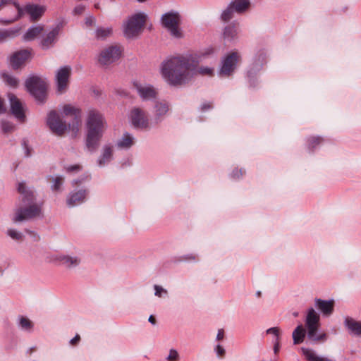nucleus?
Masks as SVG:
<instances>
[{"label": "nucleus", "mask_w": 361, "mask_h": 361, "mask_svg": "<svg viewBox=\"0 0 361 361\" xmlns=\"http://www.w3.org/2000/svg\"><path fill=\"white\" fill-rule=\"evenodd\" d=\"M204 53L195 56H171L163 61L161 73L164 80L171 85L176 86L187 82L195 74L212 76L214 68L200 67L197 64L204 56Z\"/></svg>", "instance_id": "f257e3e1"}, {"label": "nucleus", "mask_w": 361, "mask_h": 361, "mask_svg": "<svg viewBox=\"0 0 361 361\" xmlns=\"http://www.w3.org/2000/svg\"><path fill=\"white\" fill-rule=\"evenodd\" d=\"M17 190L20 195L23 204L16 209L12 221L18 223L42 217L43 203L35 202L33 190L28 188L24 181L18 183Z\"/></svg>", "instance_id": "f03ea898"}, {"label": "nucleus", "mask_w": 361, "mask_h": 361, "mask_svg": "<svg viewBox=\"0 0 361 361\" xmlns=\"http://www.w3.org/2000/svg\"><path fill=\"white\" fill-rule=\"evenodd\" d=\"M85 145L90 152L95 151L99 145L105 130L107 128L104 116L97 110L91 109L87 113L85 122Z\"/></svg>", "instance_id": "7ed1b4c3"}, {"label": "nucleus", "mask_w": 361, "mask_h": 361, "mask_svg": "<svg viewBox=\"0 0 361 361\" xmlns=\"http://www.w3.org/2000/svg\"><path fill=\"white\" fill-rule=\"evenodd\" d=\"M13 4L12 11L13 15L8 18H0V24L7 25L18 20L24 13L29 15L32 21H37L41 18L47 11V6L44 5L29 4L24 8L20 7V4L13 1L9 4ZM8 6V4L7 5Z\"/></svg>", "instance_id": "20e7f679"}, {"label": "nucleus", "mask_w": 361, "mask_h": 361, "mask_svg": "<svg viewBox=\"0 0 361 361\" xmlns=\"http://www.w3.org/2000/svg\"><path fill=\"white\" fill-rule=\"evenodd\" d=\"M305 326L307 330V337L310 340L314 342L326 341V334L324 332H319L320 328V316L313 307H310L307 310Z\"/></svg>", "instance_id": "39448f33"}, {"label": "nucleus", "mask_w": 361, "mask_h": 361, "mask_svg": "<svg viewBox=\"0 0 361 361\" xmlns=\"http://www.w3.org/2000/svg\"><path fill=\"white\" fill-rule=\"evenodd\" d=\"M146 19L147 15L141 12L129 17L123 25L125 37L134 38L138 36L143 29Z\"/></svg>", "instance_id": "423d86ee"}, {"label": "nucleus", "mask_w": 361, "mask_h": 361, "mask_svg": "<svg viewBox=\"0 0 361 361\" xmlns=\"http://www.w3.org/2000/svg\"><path fill=\"white\" fill-rule=\"evenodd\" d=\"M27 91L39 102L46 98L47 83L45 80L38 76H31L25 82Z\"/></svg>", "instance_id": "0eeeda50"}, {"label": "nucleus", "mask_w": 361, "mask_h": 361, "mask_svg": "<svg viewBox=\"0 0 361 361\" xmlns=\"http://www.w3.org/2000/svg\"><path fill=\"white\" fill-rule=\"evenodd\" d=\"M162 25L168 30L171 35L176 38L182 37L179 29L180 17L178 12L171 11L164 13L161 18Z\"/></svg>", "instance_id": "6e6552de"}, {"label": "nucleus", "mask_w": 361, "mask_h": 361, "mask_svg": "<svg viewBox=\"0 0 361 361\" xmlns=\"http://www.w3.org/2000/svg\"><path fill=\"white\" fill-rule=\"evenodd\" d=\"M122 53V49L118 46H109L104 49L98 56V62L101 66H109L117 61Z\"/></svg>", "instance_id": "1a4fd4ad"}, {"label": "nucleus", "mask_w": 361, "mask_h": 361, "mask_svg": "<svg viewBox=\"0 0 361 361\" xmlns=\"http://www.w3.org/2000/svg\"><path fill=\"white\" fill-rule=\"evenodd\" d=\"M240 59V56L239 53L236 51H233L226 56L222 60L219 74L223 76L231 75L236 68L237 63Z\"/></svg>", "instance_id": "9d476101"}, {"label": "nucleus", "mask_w": 361, "mask_h": 361, "mask_svg": "<svg viewBox=\"0 0 361 361\" xmlns=\"http://www.w3.org/2000/svg\"><path fill=\"white\" fill-rule=\"evenodd\" d=\"M47 123L50 130L55 135L61 136L67 129L66 123L63 122L55 111L49 113Z\"/></svg>", "instance_id": "9b49d317"}, {"label": "nucleus", "mask_w": 361, "mask_h": 361, "mask_svg": "<svg viewBox=\"0 0 361 361\" xmlns=\"http://www.w3.org/2000/svg\"><path fill=\"white\" fill-rule=\"evenodd\" d=\"M71 68L68 66L60 68L56 74V91L59 94L64 93L68 87Z\"/></svg>", "instance_id": "f8f14e48"}, {"label": "nucleus", "mask_w": 361, "mask_h": 361, "mask_svg": "<svg viewBox=\"0 0 361 361\" xmlns=\"http://www.w3.org/2000/svg\"><path fill=\"white\" fill-rule=\"evenodd\" d=\"M62 114L66 116H73V122L72 125V131L75 134L79 130V126L81 123L82 110L79 107L71 104H65L62 109Z\"/></svg>", "instance_id": "ddd939ff"}, {"label": "nucleus", "mask_w": 361, "mask_h": 361, "mask_svg": "<svg viewBox=\"0 0 361 361\" xmlns=\"http://www.w3.org/2000/svg\"><path fill=\"white\" fill-rule=\"evenodd\" d=\"M130 118L135 128L144 129L149 126V120L146 112L139 107H135L131 110Z\"/></svg>", "instance_id": "4468645a"}, {"label": "nucleus", "mask_w": 361, "mask_h": 361, "mask_svg": "<svg viewBox=\"0 0 361 361\" xmlns=\"http://www.w3.org/2000/svg\"><path fill=\"white\" fill-rule=\"evenodd\" d=\"M133 86L142 100H150L157 97V91L151 85L134 82Z\"/></svg>", "instance_id": "2eb2a0df"}, {"label": "nucleus", "mask_w": 361, "mask_h": 361, "mask_svg": "<svg viewBox=\"0 0 361 361\" xmlns=\"http://www.w3.org/2000/svg\"><path fill=\"white\" fill-rule=\"evenodd\" d=\"M11 111L12 114L20 121H24L25 116L21 102L13 94H8Z\"/></svg>", "instance_id": "dca6fc26"}, {"label": "nucleus", "mask_w": 361, "mask_h": 361, "mask_svg": "<svg viewBox=\"0 0 361 361\" xmlns=\"http://www.w3.org/2000/svg\"><path fill=\"white\" fill-rule=\"evenodd\" d=\"M60 29L61 25L59 24L43 37L41 41V45L43 49H47L53 46L57 39Z\"/></svg>", "instance_id": "f3484780"}, {"label": "nucleus", "mask_w": 361, "mask_h": 361, "mask_svg": "<svg viewBox=\"0 0 361 361\" xmlns=\"http://www.w3.org/2000/svg\"><path fill=\"white\" fill-rule=\"evenodd\" d=\"M87 192L85 190H80L77 192H71L68 196L66 202L69 207L80 204L85 200Z\"/></svg>", "instance_id": "a211bd4d"}, {"label": "nucleus", "mask_w": 361, "mask_h": 361, "mask_svg": "<svg viewBox=\"0 0 361 361\" xmlns=\"http://www.w3.org/2000/svg\"><path fill=\"white\" fill-rule=\"evenodd\" d=\"M30 56L27 50H21L15 53L11 58V65L14 69L20 68Z\"/></svg>", "instance_id": "6ab92c4d"}, {"label": "nucleus", "mask_w": 361, "mask_h": 361, "mask_svg": "<svg viewBox=\"0 0 361 361\" xmlns=\"http://www.w3.org/2000/svg\"><path fill=\"white\" fill-rule=\"evenodd\" d=\"M314 302L316 307H317L324 316H329L333 313L334 308V301L333 300H324L316 298Z\"/></svg>", "instance_id": "aec40b11"}, {"label": "nucleus", "mask_w": 361, "mask_h": 361, "mask_svg": "<svg viewBox=\"0 0 361 361\" xmlns=\"http://www.w3.org/2000/svg\"><path fill=\"white\" fill-rule=\"evenodd\" d=\"M56 259L67 268L75 267L80 263V259L76 256L59 255L56 256Z\"/></svg>", "instance_id": "412c9836"}, {"label": "nucleus", "mask_w": 361, "mask_h": 361, "mask_svg": "<svg viewBox=\"0 0 361 361\" xmlns=\"http://www.w3.org/2000/svg\"><path fill=\"white\" fill-rule=\"evenodd\" d=\"M113 156V147L110 145H106L103 147L102 153L97 160V164L100 167L109 163Z\"/></svg>", "instance_id": "4be33fe9"}, {"label": "nucleus", "mask_w": 361, "mask_h": 361, "mask_svg": "<svg viewBox=\"0 0 361 361\" xmlns=\"http://www.w3.org/2000/svg\"><path fill=\"white\" fill-rule=\"evenodd\" d=\"M169 111V104L165 102H157L154 106V117L155 119L158 121H161L163 117L168 113Z\"/></svg>", "instance_id": "5701e85b"}, {"label": "nucleus", "mask_w": 361, "mask_h": 361, "mask_svg": "<svg viewBox=\"0 0 361 361\" xmlns=\"http://www.w3.org/2000/svg\"><path fill=\"white\" fill-rule=\"evenodd\" d=\"M135 143L134 137L128 133H125L121 138L118 140L116 146L119 149H129Z\"/></svg>", "instance_id": "b1692460"}, {"label": "nucleus", "mask_w": 361, "mask_h": 361, "mask_svg": "<svg viewBox=\"0 0 361 361\" xmlns=\"http://www.w3.org/2000/svg\"><path fill=\"white\" fill-rule=\"evenodd\" d=\"M238 37V29L233 23L226 26L223 30V37L228 41H232Z\"/></svg>", "instance_id": "393cba45"}, {"label": "nucleus", "mask_w": 361, "mask_h": 361, "mask_svg": "<svg viewBox=\"0 0 361 361\" xmlns=\"http://www.w3.org/2000/svg\"><path fill=\"white\" fill-rule=\"evenodd\" d=\"M44 30V27L41 25H34L30 27L23 35V39L26 41L34 39Z\"/></svg>", "instance_id": "a878e982"}, {"label": "nucleus", "mask_w": 361, "mask_h": 361, "mask_svg": "<svg viewBox=\"0 0 361 361\" xmlns=\"http://www.w3.org/2000/svg\"><path fill=\"white\" fill-rule=\"evenodd\" d=\"M345 325L353 334L356 335L361 334V322H356L352 318L347 317L345 319Z\"/></svg>", "instance_id": "bb28decb"}, {"label": "nucleus", "mask_w": 361, "mask_h": 361, "mask_svg": "<svg viewBox=\"0 0 361 361\" xmlns=\"http://www.w3.org/2000/svg\"><path fill=\"white\" fill-rule=\"evenodd\" d=\"M305 329L302 324L298 325L293 332L294 344H299L303 342L305 336Z\"/></svg>", "instance_id": "cd10ccee"}, {"label": "nucleus", "mask_w": 361, "mask_h": 361, "mask_svg": "<svg viewBox=\"0 0 361 361\" xmlns=\"http://www.w3.org/2000/svg\"><path fill=\"white\" fill-rule=\"evenodd\" d=\"M230 5L233 8L235 12L240 13L247 10L250 3L247 0H234L230 3Z\"/></svg>", "instance_id": "c85d7f7f"}, {"label": "nucleus", "mask_w": 361, "mask_h": 361, "mask_svg": "<svg viewBox=\"0 0 361 361\" xmlns=\"http://www.w3.org/2000/svg\"><path fill=\"white\" fill-rule=\"evenodd\" d=\"M113 32V30L110 27H99L95 31V37L97 39L104 40L106 39L108 37L111 36Z\"/></svg>", "instance_id": "c756f323"}, {"label": "nucleus", "mask_w": 361, "mask_h": 361, "mask_svg": "<svg viewBox=\"0 0 361 361\" xmlns=\"http://www.w3.org/2000/svg\"><path fill=\"white\" fill-rule=\"evenodd\" d=\"M303 355L305 356L308 361H329L326 358L317 356L314 352L310 349L302 348Z\"/></svg>", "instance_id": "7c9ffc66"}, {"label": "nucleus", "mask_w": 361, "mask_h": 361, "mask_svg": "<svg viewBox=\"0 0 361 361\" xmlns=\"http://www.w3.org/2000/svg\"><path fill=\"white\" fill-rule=\"evenodd\" d=\"M20 30V27H16L2 31L0 30V42L5 40L7 38H13L16 37L18 34Z\"/></svg>", "instance_id": "2f4dec72"}, {"label": "nucleus", "mask_w": 361, "mask_h": 361, "mask_svg": "<svg viewBox=\"0 0 361 361\" xmlns=\"http://www.w3.org/2000/svg\"><path fill=\"white\" fill-rule=\"evenodd\" d=\"M19 327L26 331H31L33 328V323L27 317L20 316L18 319Z\"/></svg>", "instance_id": "473e14b6"}, {"label": "nucleus", "mask_w": 361, "mask_h": 361, "mask_svg": "<svg viewBox=\"0 0 361 361\" xmlns=\"http://www.w3.org/2000/svg\"><path fill=\"white\" fill-rule=\"evenodd\" d=\"M51 179L52 185L51 188L53 191H60L63 183V178L62 176L49 177V180Z\"/></svg>", "instance_id": "72a5a7b5"}, {"label": "nucleus", "mask_w": 361, "mask_h": 361, "mask_svg": "<svg viewBox=\"0 0 361 361\" xmlns=\"http://www.w3.org/2000/svg\"><path fill=\"white\" fill-rule=\"evenodd\" d=\"M234 12L233 8L229 4L227 8L223 11L221 15V19L224 22L230 20L233 18Z\"/></svg>", "instance_id": "f704fd0d"}, {"label": "nucleus", "mask_w": 361, "mask_h": 361, "mask_svg": "<svg viewBox=\"0 0 361 361\" xmlns=\"http://www.w3.org/2000/svg\"><path fill=\"white\" fill-rule=\"evenodd\" d=\"M6 234L8 236H9L11 238H12L14 240L16 241H21L23 240V234L14 229V228H8L6 231Z\"/></svg>", "instance_id": "c9c22d12"}, {"label": "nucleus", "mask_w": 361, "mask_h": 361, "mask_svg": "<svg viewBox=\"0 0 361 361\" xmlns=\"http://www.w3.org/2000/svg\"><path fill=\"white\" fill-rule=\"evenodd\" d=\"M2 77H3V79L11 87H16L18 85V80L12 76V75H10L7 73H3L2 74Z\"/></svg>", "instance_id": "e433bc0d"}, {"label": "nucleus", "mask_w": 361, "mask_h": 361, "mask_svg": "<svg viewBox=\"0 0 361 361\" xmlns=\"http://www.w3.org/2000/svg\"><path fill=\"white\" fill-rule=\"evenodd\" d=\"M1 128L4 133H9L13 130L14 126L8 121H4L1 123Z\"/></svg>", "instance_id": "4c0bfd02"}, {"label": "nucleus", "mask_w": 361, "mask_h": 361, "mask_svg": "<svg viewBox=\"0 0 361 361\" xmlns=\"http://www.w3.org/2000/svg\"><path fill=\"white\" fill-rule=\"evenodd\" d=\"M322 139L319 137H312L308 140V146L310 148H314L317 145L321 143Z\"/></svg>", "instance_id": "58836bf2"}, {"label": "nucleus", "mask_w": 361, "mask_h": 361, "mask_svg": "<svg viewBox=\"0 0 361 361\" xmlns=\"http://www.w3.org/2000/svg\"><path fill=\"white\" fill-rule=\"evenodd\" d=\"M96 23V18L92 15H88L85 19V25L87 27H92Z\"/></svg>", "instance_id": "ea45409f"}, {"label": "nucleus", "mask_w": 361, "mask_h": 361, "mask_svg": "<svg viewBox=\"0 0 361 361\" xmlns=\"http://www.w3.org/2000/svg\"><path fill=\"white\" fill-rule=\"evenodd\" d=\"M169 361H176L179 359V354L178 351L175 349H171L169 350V354L166 357Z\"/></svg>", "instance_id": "a19ab883"}, {"label": "nucleus", "mask_w": 361, "mask_h": 361, "mask_svg": "<svg viewBox=\"0 0 361 361\" xmlns=\"http://www.w3.org/2000/svg\"><path fill=\"white\" fill-rule=\"evenodd\" d=\"M267 334H271L275 336V340H279V329L277 327H271L266 331Z\"/></svg>", "instance_id": "79ce46f5"}, {"label": "nucleus", "mask_w": 361, "mask_h": 361, "mask_svg": "<svg viewBox=\"0 0 361 361\" xmlns=\"http://www.w3.org/2000/svg\"><path fill=\"white\" fill-rule=\"evenodd\" d=\"M154 290H155V295L156 296H158V297H161L162 296V293H167V291L164 289L162 287L158 286V285H155L154 286Z\"/></svg>", "instance_id": "37998d69"}, {"label": "nucleus", "mask_w": 361, "mask_h": 361, "mask_svg": "<svg viewBox=\"0 0 361 361\" xmlns=\"http://www.w3.org/2000/svg\"><path fill=\"white\" fill-rule=\"evenodd\" d=\"M85 10V6L84 5L80 4L75 7L73 10V13L75 15L82 14Z\"/></svg>", "instance_id": "c03bdc74"}, {"label": "nucleus", "mask_w": 361, "mask_h": 361, "mask_svg": "<svg viewBox=\"0 0 361 361\" xmlns=\"http://www.w3.org/2000/svg\"><path fill=\"white\" fill-rule=\"evenodd\" d=\"M215 352L219 357H223L225 354V350L221 345L216 346Z\"/></svg>", "instance_id": "a18cd8bd"}, {"label": "nucleus", "mask_w": 361, "mask_h": 361, "mask_svg": "<svg viewBox=\"0 0 361 361\" xmlns=\"http://www.w3.org/2000/svg\"><path fill=\"white\" fill-rule=\"evenodd\" d=\"M244 171L243 169H235L232 172V177L234 178H238L243 175Z\"/></svg>", "instance_id": "49530a36"}, {"label": "nucleus", "mask_w": 361, "mask_h": 361, "mask_svg": "<svg viewBox=\"0 0 361 361\" xmlns=\"http://www.w3.org/2000/svg\"><path fill=\"white\" fill-rule=\"evenodd\" d=\"M80 169V166L78 164L70 166L66 168V171L68 172L73 171H79Z\"/></svg>", "instance_id": "de8ad7c7"}, {"label": "nucleus", "mask_w": 361, "mask_h": 361, "mask_svg": "<svg viewBox=\"0 0 361 361\" xmlns=\"http://www.w3.org/2000/svg\"><path fill=\"white\" fill-rule=\"evenodd\" d=\"M11 1L12 0H0V11L6 7Z\"/></svg>", "instance_id": "09e8293b"}, {"label": "nucleus", "mask_w": 361, "mask_h": 361, "mask_svg": "<svg viewBox=\"0 0 361 361\" xmlns=\"http://www.w3.org/2000/svg\"><path fill=\"white\" fill-rule=\"evenodd\" d=\"M6 110V109L4 106V101L1 97H0V114L5 113Z\"/></svg>", "instance_id": "8fccbe9b"}, {"label": "nucleus", "mask_w": 361, "mask_h": 361, "mask_svg": "<svg viewBox=\"0 0 361 361\" xmlns=\"http://www.w3.org/2000/svg\"><path fill=\"white\" fill-rule=\"evenodd\" d=\"M279 340H275L274 342V351L275 354H276L279 352Z\"/></svg>", "instance_id": "3c124183"}, {"label": "nucleus", "mask_w": 361, "mask_h": 361, "mask_svg": "<svg viewBox=\"0 0 361 361\" xmlns=\"http://www.w3.org/2000/svg\"><path fill=\"white\" fill-rule=\"evenodd\" d=\"M224 337V331L223 329H219L217 335H216V340L221 341Z\"/></svg>", "instance_id": "603ef678"}, {"label": "nucleus", "mask_w": 361, "mask_h": 361, "mask_svg": "<svg viewBox=\"0 0 361 361\" xmlns=\"http://www.w3.org/2000/svg\"><path fill=\"white\" fill-rule=\"evenodd\" d=\"M80 340V336L79 335H76L74 338H73L71 341H70V343L71 345H75Z\"/></svg>", "instance_id": "864d4df0"}, {"label": "nucleus", "mask_w": 361, "mask_h": 361, "mask_svg": "<svg viewBox=\"0 0 361 361\" xmlns=\"http://www.w3.org/2000/svg\"><path fill=\"white\" fill-rule=\"evenodd\" d=\"M211 108H212V104L210 103H204L201 106V109L202 111H205V110L209 109Z\"/></svg>", "instance_id": "5fc2aeb1"}, {"label": "nucleus", "mask_w": 361, "mask_h": 361, "mask_svg": "<svg viewBox=\"0 0 361 361\" xmlns=\"http://www.w3.org/2000/svg\"><path fill=\"white\" fill-rule=\"evenodd\" d=\"M148 321L153 325H154L156 324V319L154 318V317L153 315L149 316Z\"/></svg>", "instance_id": "6e6d98bb"}, {"label": "nucleus", "mask_w": 361, "mask_h": 361, "mask_svg": "<svg viewBox=\"0 0 361 361\" xmlns=\"http://www.w3.org/2000/svg\"><path fill=\"white\" fill-rule=\"evenodd\" d=\"M262 63H257L256 64V66H255V70L256 71H259L260 68H262Z\"/></svg>", "instance_id": "4d7b16f0"}, {"label": "nucleus", "mask_w": 361, "mask_h": 361, "mask_svg": "<svg viewBox=\"0 0 361 361\" xmlns=\"http://www.w3.org/2000/svg\"><path fill=\"white\" fill-rule=\"evenodd\" d=\"M25 148L26 149L25 155L27 157H29L30 155V153L29 149H27V147L25 144Z\"/></svg>", "instance_id": "13d9d810"}, {"label": "nucleus", "mask_w": 361, "mask_h": 361, "mask_svg": "<svg viewBox=\"0 0 361 361\" xmlns=\"http://www.w3.org/2000/svg\"><path fill=\"white\" fill-rule=\"evenodd\" d=\"M252 74H253V73H252V70L248 71V72H247L248 77H250Z\"/></svg>", "instance_id": "bf43d9fd"}, {"label": "nucleus", "mask_w": 361, "mask_h": 361, "mask_svg": "<svg viewBox=\"0 0 361 361\" xmlns=\"http://www.w3.org/2000/svg\"><path fill=\"white\" fill-rule=\"evenodd\" d=\"M293 315L295 317H297L298 316V312H295L293 313Z\"/></svg>", "instance_id": "052dcab7"}, {"label": "nucleus", "mask_w": 361, "mask_h": 361, "mask_svg": "<svg viewBox=\"0 0 361 361\" xmlns=\"http://www.w3.org/2000/svg\"><path fill=\"white\" fill-rule=\"evenodd\" d=\"M78 183V180H74L73 183V185H75V184H77Z\"/></svg>", "instance_id": "680f3d73"}, {"label": "nucleus", "mask_w": 361, "mask_h": 361, "mask_svg": "<svg viewBox=\"0 0 361 361\" xmlns=\"http://www.w3.org/2000/svg\"><path fill=\"white\" fill-rule=\"evenodd\" d=\"M212 51H213V49H209V53H210V52H212ZM207 54H209V52H208Z\"/></svg>", "instance_id": "e2e57ef3"}]
</instances>
